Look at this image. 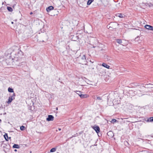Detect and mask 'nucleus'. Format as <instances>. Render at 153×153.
Segmentation results:
<instances>
[{
  "mask_svg": "<svg viewBox=\"0 0 153 153\" xmlns=\"http://www.w3.org/2000/svg\"><path fill=\"white\" fill-rule=\"evenodd\" d=\"M15 93H13V95L10 97L8 99V100L7 102L8 103H10L12 100L15 99Z\"/></svg>",
  "mask_w": 153,
  "mask_h": 153,
  "instance_id": "1",
  "label": "nucleus"
},
{
  "mask_svg": "<svg viewBox=\"0 0 153 153\" xmlns=\"http://www.w3.org/2000/svg\"><path fill=\"white\" fill-rule=\"evenodd\" d=\"M145 27L147 29L153 31V27L149 25H146L145 26Z\"/></svg>",
  "mask_w": 153,
  "mask_h": 153,
  "instance_id": "2",
  "label": "nucleus"
},
{
  "mask_svg": "<svg viewBox=\"0 0 153 153\" xmlns=\"http://www.w3.org/2000/svg\"><path fill=\"white\" fill-rule=\"evenodd\" d=\"M54 117L52 115H49L48 117L46 119L48 121H53V120Z\"/></svg>",
  "mask_w": 153,
  "mask_h": 153,
  "instance_id": "3",
  "label": "nucleus"
},
{
  "mask_svg": "<svg viewBox=\"0 0 153 153\" xmlns=\"http://www.w3.org/2000/svg\"><path fill=\"white\" fill-rule=\"evenodd\" d=\"M93 128L95 131L98 134L100 132V128L98 126H94Z\"/></svg>",
  "mask_w": 153,
  "mask_h": 153,
  "instance_id": "4",
  "label": "nucleus"
},
{
  "mask_svg": "<svg viewBox=\"0 0 153 153\" xmlns=\"http://www.w3.org/2000/svg\"><path fill=\"white\" fill-rule=\"evenodd\" d=\"M35 106H29L28 109L32 111H35Z\"/></svg>",
  "mask_w": 153,
  "mask_h": 153,
  "instance_id": "5",
  "label": "nucleus"
},
{
  "mask_svg": "<svg viewBox=\"0 0 153 153\" xmlns=\"http://www.w3.org/2000/svg\"><path fill=\"white\" fill-rule=\"evenodd\" d=\"M116 16H118L120 18H123L125 16L123 14L117 13L116 15Z\"/></svg>",
  "mask_w": 153,
  "mask_h": 153,
  "instance_id": "6",
  "label": "nucleus"
},
{
  "mask_svg": "<svg viewBox=\"0 0 153 153\" xmlns=\"http://www.w3.org/2000/svg\"><path fill=\"white\" fill-rule=\"evenodd\" d=\"M54 7L52 6H50L47 8L46 10L48 12H49L51 10H52L53 9Z\"/></svg>",
  "mask_w": 153,
  "mask_h": 153,
  "instance_id": "7",
  "label": "nucleus"
},
{
  "mask_svg": "<svg viewBox=\"0 0 153 153\" xmlns=\"http://www.w3.org/2000/svg\"><path fill=\"white\" fill-rule=\"evenodd\" d=\"M107 134L108 136H110L111 137H112L114 135L113 132L111 131L108 132L107 133Z\"/></svg>",
  "mask_w": 153,
  "mask_h": 153,
  "instance_id": "8",
  "label": "nucleus"
},
{
  "mask_svg": "<svg viewBox=\"0 0 153 153\" xmlns=\"http://www.w3.org/2000/svg\"><path fill=\"white\" fill-rule=\"evenodd\" d=\"M102 65L103 66L109 69V68L110 66L109 65H107L105 63H103L102 64Z\"/></svg>",
  "mask_w": 153,
  "mask_h": 153,
  "instance_id": "9",
  "label": "nucleus"
},
{
  "mask_svg": "<svg viewBox=\"0 0 153 153\" xmlns=\"http://www.w3.org/2000/svg\"><path fill=\"white\" fill-rule=\"evenodd\" d=\"M80 97L82 98H85L88 97V96L87 94H80Z\"/></svg>",
  "mask_w": 153,
  "mask_h": 153,
  "instance_id": "10",
  "label": "nucleus"
},
{
  "mask_svg": "<svg viewBox=\"0 0 153 153\" xmlns=\"http://www.w3.org/2000/svg\"><path fill=\"white\" fill-rule=\"evenodd\" d=\"M13 148H15L19 149V148L20 147H19V145H18L16 144H14L13 145Z\"/></svg>",
  "mask_w": 153,
  "mask_h": 153,
  "instance_id": "11",
  "label": "nucleus"
},
{
  "mask_svg": "<svg viewBox=\"0 0 153 153\" xmlns=\"http://www.w3.org/2000/svg\"><path fill=\"white\" fill-rule=\"evenodd\" d=\"M94 1V0H88L87 2V4L88 5H90Z\"/></svg>",
  "mask_w": 153,
  "mask_h": 153,
  "instance_id": "12",
  "label": "nucleus"
},
{
  "mask_svg": "<svg viewBox=\"0 0 153 153\" xmlns=\"http://www.w3.org/2000/svg\"><path fill=\"white\" fill-rule=\"evenodd\" d=\"M4 138H5V140H7V141H8V136H7V134H6L4 135Z\"/></svg>",
  "mask_w": 153,
  "mask_h": 153,
  "instance_id": "13",
  "label": "nucleus"
},
{
  "mask_svg": "<svg viewBox=\"0 0 153 153\" xmlns=\"http://www.w3.org/2000/svg\"><path fill=\"white\" fill-rule=\"evenodd\" d=\"M117 42L120 44H121L122 43V40L120 39H116Z\"/></svg>",
  "mask_w": 153,
  "mask_h": 153,
  "instance_id": "14",
  "label": "nucleus"
},
{
  "mask_svg": "<svg viewBox=\"0 0 153 153\" xmlns=\"http://www.w3.org/2000/svg\"><path fill=\"white\" fill-rule=\"evenodd\" d=\"M8 91L10 92H13V90L12 88H8Z\"/></svg>",
  "mask_w": 153,
  "mask_h": 153,
  "instance_id": "15",
  "label": "nucleus"
},
{
  "mask_svg": "<svg viewBox=\"0 0 153 153\" xmlns=\"http://www.w3.org/2000/svg\"><path fill=\"white\" fill-rule=\"evenodd\" d=\"M75 92H76V93L77 94H78L79 96H80V94H81L82 92L80 91H76Z\"/></svg>",
  "mask_w": 153,
  "mask_h": 153,
  "instance_id": "16",
  "label": "nucleus"
},
{
  "mask_svg": "<svg viewBox=\"0 0 153 153\" xmlns=\"http://www.w3.org/2000/svg\"><path fill=\"white\" fill-rule=\"evenodd\" d=\"M7 9L10 12H12L13 11V9L10 7H7Z\"/></svg>",
  "mask_w": 153,
  "mask_h": 153,
  "instance_id": "17",
  "label": "nucleus"
},
{
  "mask_svg": "<svg viewBox=\"0 0 153 153\" xmlns=\"http://www.w3.org/2000/svg\"><path fill=\"white\" fill-rule=\"evenodd\" d=\"M56 150V149L55 148H53L50 150V152H55Z\"/></svg>",
  "mask_w": 153,
  "mask_h": 153,
  "instance_id": "18",
  "label": "nucleus"
},
{
  "mask_svg": "<svg viewBox=\"0 0 153 153\" xmlns=\"http://www.w3.org/2000/svg\"><path fill=\"white\" fill-rule=\"evenodd\" d=\"M148 121L153 122V117H150L148 119Z\"/></svg>",
  "mask_w": 153,
  "mask_h": 153,
  "instance_id": "19",
  "label": "nucleus"
},
{
  "mask_svg": "<svg viewBox=\"0 0 153 153\" xmlns=\"http://www.w3.org/2000/svg\"><path fill=\"white\" fill-rule=\"evenodd\" d=\"M25 127L24 126H22L20 127V129L21 130L23 131L25 130Z\"/></svg>",
  "mask_w": 153,
  "mask_h": 153,
  "instance_id": "20",
  "label": "nucleus"
},
{
  "mask_svg": "<svg viewBox=\"0 0 153 153\" xmlns=\"http://www.w3.org/2000/svg\"><path fill=\"white\" fill-rule=\"evenodd\" d=\"M81 59L83 60H85L86 59L85 56L84 55H83L81 57Z\"/></svg>",
  "mask_w": 153,
  "mask_h": 153,
  "instance_id": "21",
  "label": "nucleus"
},
{
  "mask_svg": "<svg viewBox=\"0 0 153 153\" xmlns=\"http://www.w3.org/2000/svg\"><path fill=\"white\" fill-rule=\"evenodd\" d=\"M117 120L115 119H113L111 120V122H113V123L116 122Z\"/></svg>",
  "mask_w": 153,
  "mask_h": 153,
  "instance_id": "22",
  "label": "nucleus"
},
{
  "mask_svg": "<svg viewBox=\"0 0 153 153\" xmlns=\"http://www.w3.org/2000/svg\"><path fill=\"white\" fill-rule=\"evenodd\" d=\"M97 100H102V98L101 97H97Z\"/></svg>",
  "mask_w": 153,
  "mask_h": 153,
  "instance_id": "23",
  "label": "nucleus"
},
{
  "mask_svg": "<svg viewBox=\"0 0 153 153\" xmlns=\"http://www.w3.org/2000/svg\"><path fill=\"white\" fill-rule=\"evenodd\" d=\"M149 7H151L153 6V4L152 3H150L148 4Z\"/></svg>",
  "mask_w": 153,
  "mask_h": 153,
  "instance_id": "24",
  "label": "nucleus"
},
{
  "mask_svg": "<svg viewBox=\"0 0 153 153\" xmlns=\"http://www.w3.org/2000/svg\"><path fill=\"white\" fill-rule=\"evenodd\" d=\"M108 28L109 29H110L111 30L112 29H115V27H111V26H109Z\"/></svg>",
  "mask_w": 153,
  "mask_h": 153,
  "instance_id": "25",
  "label": "nucleus"
},
{
  "mask_svg": "<svg viewBox=\"0 0 153 153\" xmlns=\"http://www.w3.org/2000/svg\"><path fill=\"white\" fill-rule=\"evenodd\" d=\"M80 31H79L77 32V34L78 35V34H80Z\"/></svg>",
  "mask_w": 153,
  "mask_h": 153,
  "instance_id": "26",
  "label": "nucleus"
},
{
  "mask_svg": "<svg viewBox=\"0 0 153 153\" xmlns=\"http://www.w3.org/2000/svg\"><path fill=\"white\" fill-rule=\"evenodd\" d=\"M113 24V23H111L110 24V25H111V26H112V25Z\"/></svg>",
  "mask_w": 153,
  "mask_h": 153,
  "instance_id": "27",
  "label": "nucleus"
},
{
  "mask_svg": "<svg viewBox=\"0 0 153 153\" xmlns=\"http://www.w3.org/2000/svg\"><path fill=\"white\" fill-rule=\"evenodd\" d=\"M33 14V13L32 12H31L30 13V14L31 15L32 14Z\"/></svg>",
  "mask_w": 153,
  "mask_h": 153,
  "instance_id": "28",
  "label": "nucleus"
},
{
  "mask_svg": "<svg viewBox=\"0 0 153 153\" xmlns=\"http://www.w3.org/2000/svg\"><path fill=\"white\" fill-rule=\"evenodd\" d=\"M58 129H59V131H60L61 130V128H59Z\"/></svg>",
  "mask_w": 153,
  "mask_h": 153,
  "instance_id": "29",
  "label": "nucleus"
},
{
  "mask_svg": "<svg viewBox=\"0 0 153 153\" xmlns=\"http://www.w3.org/2000/svg\"><path fill=\"white\" fill-rule=\"evenodd\" d=\"M11 24H13V22H11Z\"/></svg>",
  "mask_w": 153,
  "mask_h": 153,
  "instance_id": "30",
  "label": "nucleus"
},
{
  "mask_svg": "<svg viewBox=\"0 0 153 153\" xmlns=\"http://www.w3.org/2000/svg\"><path fill=\"white\" fill-rule=\"evenodd\" d=\"M56 110H58V108H56Z\"/></svg>",
  "mask_w": 153,
  "mask_h": 153,
  "instance_id": "31",
  "label": "nucleus"
},
{
  "mask_svg": "<svg viewBox=\"0 0 153 153\" xmlns=\"http://www.w3.org/2000/svg\"><path fill=\"white\" fill-rule=\"evenodd\" d=\"M14 151H17V150H16V149H15V150H14Z\"/></svg>",
  "mask_w": 153,
  "mask_h": 153,
  "instance_id": "32",
  "label": "nucleus"
},
{
  "mask_svg": "<svg viewBox=\"0 0 153 153\" xmlns=\"http://www.w3.org/2000/svg\"><path fill=\"white\" fill-rule=\"evenodd\" d=\"M1 121V120L0 119V122Z\"/></svg>",
  "mask_w": 153,
  "mask_h": 153,
  "instance_id": "33",
  "label": "nucleus"
}]
</instances>
